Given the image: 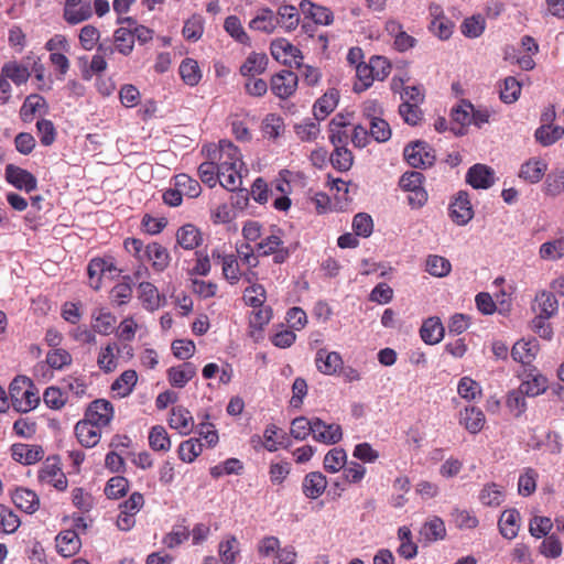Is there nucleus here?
<instances>
[{
    "label": "nucleus",
    "mask_w": 564,
    "mask_h": 564,
    "mask_svg": "<svg viewBox=\"0 0 564 564\" xmlns=\"http://www.w3.org/2000/svg\"><path fill=\"white\" fill-rule=\"evenodd\" d=\"M9 395L17 412H29L33 409V381L26 376H17L9 386Z\"/></svg>",
    "instance_id": "2"
},
{
    "label": "nucleus",
    "mask_w": 564,
    "mask_h": 564,
    "mask_svg": "<svg viewBox=\"0 0 564 564\" xmlns=\"http://www.w3.org/2000/svg\"><path fill=\"white\" fill-rule=\"evenodd\" d=\"M45 362L48 368L62 371L72 365L73 357L68 350L59 347L47 351Z\"/></svg>",
    "instance_id": "40"
},
{
    "label": "nucleus",
    "mask_w": 564,
    "mask_h": 564,
    "mask_svg": "<svg viewBox=\"0 0 564 564\" xmlns=\"http://www.w3.org/2000/svg\"><path fill=\"white\" fill-rule=\"evenodd\" d=\"M203 242L200 230L193 224H186L176 231V243L185 250H194Z\"/></svg>",
    "instance_id": "23"
},
{
    "label": "nucleus",
    "mask_w": 564,
    "mask_h": 564,
    "mask_svg": "<svg viewBox=\"0 0 564 564\" xmlns=\"http://www.w3.org/2000/svg\"><path fill=\"white\" fill-rule=\"evenodd\" d=\"M339 100V91L335 88L328 89L321 98H318L313 107L316 120L325 119L337 107Z\"/></svg>",
    "instance_id": "25"
},
{
    "label": "nucleus",
    "mask_w": 564,
    "mask_h": 564,
    "mask_svg": "<svg viewBox=\"0 0 564 564\" xmlns=\"http://www.w3.org/2000/svg\"><path fill=\"white\" fill-rule=\"evenodd\" d=\"M398 538L400 540V545L397 550L398 554L405 560L414 558L417 554V545L412 541L410 528L406 525L400 527Z\"/></svg>",
    "instance_id": "39"
},
{
    "label": "nucleus",
    "mask_w": 564,
    "mask_h": 564,
    "mask_svg": "<svg viewBox=\"0 0 564 564\" xmlns=\"http://www.w3.org/2000/svg\"><path fill=\"white\" fill-rule=\"evenodd\" d=\"M203 452V443L199 438L191 437L183 441L177 448L178 458L184 463H193Z\"/></svg>",
    "instance_id": "41"
},
{
    "label": "nucleus",
    "mask_w": 564,
    "mask_h": 564,
    "mask_svg": "<svg viewBox=\"0 0 564 564\" xmlns=\"http://www.w3.org/2000/svg\"><path fill=\"white\" fill-rule=\"evenodd\" d=\"M218 554L223 564H235L240 554V543L235 535H227L218 544Z\"/></svg>",
    "instance_id": "34"
},
{
    "label": "nucleus",
    "mask_w": 564,
    "mask_h": 564,
    "mask_svg": "<svg viewBox=\"0 0 564 564\" xmlns=\"http://www.w3.org/2000/svg\"><path fill=\"white\" fill-rule=\"evenodd\" d=\"M6 181L18 189L30 192L35 188V177L32 173L13 164L6 167Z\"/></svg>",
    "instance_id": "14"
},
{
    "label": "nucleus",
    "mask_w": 564,
    "mask_h": 564,
    "mask_svg": "<svg viewBox=\"0 0 564 564\" xmlns=\"http://www.w3.org/2000/svg\"><path fill=\"white\" fill-rule=\"evenodd\" d=\"M120 348L117 343L109 341L99 349L97 365L105 373L113 372L118 368Z\"/></svg>",
    "instance_id": "20"
},
{
    "label": "nucleus",
    "mask_w": 564,
    "mask_h": 564,
    "mask_svg": "<svg viewBox=\"0 0 564 564\" xmlns=\"http://www.w3.org/2000/svg\"><path fill=\"white\" fill-rule=\"evenodd\" d=\"M547 170V164L541 159H530L521 165L519 177L535 184L542 180Z\"/></svg>",
    "instance_id": "27"
},
{
    "label": "nucleus",
    "mask_w": 564,
    "mask_h": 564,
    "mask_svg": "<svg viewBox=\"0 0 564 564\" xmlns=\"http://www.w3.org/2000/svg\"><path fill=\"white\" fill-rule=\"evenodd\" d=\"M256 250L260 257L273 256V261L278 264L284 263L291 253L290 249L284 246L282 231L280 229L262 238L256 245Z\"/></svg>",
    "instance_id": "3"
},
{
    "label": "nucleus",
    "mask_w": 564,
    "mask_h": 564,
    "mask_svg": "<svg viewBox=\"0 0 564 564\" xmlns=\"http://www.w3.org/2000/svg\"><path fill=\"white\" fill-rule=\"evenodd\" d=\"M174 186L178 188L182 195H186L189 198H196L202 193V186L198 181L185 173L177 174L174 177Z\"/></svg>",
    "instance_id": "47"
},
{
    "label": "nucleus",
    "mask_w": 564,
    "mask_h": 564,
    "mask_svg": "<svg viewBox=\"0 0 564 564\" xmlns=\"http://www.w3.org/2000/svg\"><path fill=\"white\" fill-rule=\"evenodd\" d=\"M196 376V367L192 362H183L167 370V379L173 387L183 388Z\"/></svg>",
    "instance_id": "30"
},
{
    "label": "nucleus",
    "mask_w": 564,
    "mask_h": 564,
    "mask_svg": "<svg viewBox=\"0 0 564 564\" xmlns=\"http://www.w3.org/2000/svg\"><path fill=\"white\" fill-rule=\"evenodd\" d=\"M420 534L427 542L443 540L446 536L445 523L440 517H433L423 524Z\"/></svg>",
    "instance_id": "38"
},
{
    "label": "nucleus",
    "mask_w": 564,
    "mask_h": 564,
    "mask_svg": "<svg viewBox=\"0 0 564 564\" xmlns=\"http://www.w3.org/2000/svg\"><path fill=\"white\" fill-rule=\"evenodd\" d=\"M268 56L264 53L252 52L240 66V74L243 77H254L265 72Z\"/></svg>",
    "instance_id": "29"
},
{
    "label": "nucleus",
    "mask_w": 564,
    "mask_h": 564,
    "mask_svg": "<svg viewBox=\"0 0 564 564\" xmlns=\"http://www.w3.org/2000/svg\"><path fill=\"white\" fill-rule=\"evenodd\" d=\"M138 382V373L133 369L124 370L112 383L111 391L118 398L128 397Z\"/></svg>",
    "instance_id": "31"
},
{
    "label": "nucleus",
    "mask_w": 564,
    "mask_h": 564,
    "mask_svg": "<svg viewBox=\"0 0 564 564\" xmlns=\"http://www.w3.org/2000/svg\"><path fill=\"white\" fill-rule=\"evenodd\" d=\"M144 260L151 262L156 272H163L170 264L171 257L165 247L159 242H151L145 246Z\"/></svg>",
    "instance_id": "19"
},
{
    "label": "nucleus",
    "mask_w": 564,
    "mask_h": 564,
    "mask_svg": "<svg viewBox=\"0 0 564 564\" xmlns=\"http://www.w3.org/2000/svg\"><path fill=\"white\" fill-rule=\"evenodd\" d=\"M11 499L19 510L30 514L35 511V492L33 490L24 487H18L11 494Z\"/></svg>",
    "instance_id": "37"
},
{
    "label": "nucleus",
    "mask_w": 564,
    "mask_h": 564,
    "mask_svg": "<svg viewBox=\"0 0 564 564\" xmlns=\"http://www.w3.org/2000/svg\"><path fill=\"white\" fill-rule=\"evenodd\" d=\"M132 297V279L129 275L123 276L122 282L116 284L110 292V299L117 305L127 304Z\"/></svg>",
    "instance_id": "55"
},
{
    "label": "nucleus",
    "mask_w": 564,
    "mask_h": 564,
    "mask_svg": "<svg viewBox=\"0 0 564 564\" xmlns=\"http://www.w3.org/2000/svg\"><path fill=\"white\" fill-rule=\"evenodd\" d=\"M57 552L64 557L75 555L80 549V539L77 531L64 530L55 539Z\"/></svg>",
    "instance_id": "22"
},
{
    "label": "nucleus",
    "mask_w": 564,
    "mask_h": 564,
    "mask_svg": "<svg viewBox=\"0 0 564 564\" xmlns=\"http://www.w3.org/2000/svg\"><path fill=\"white\" fill-rule=\"evenodd\" d=\"M479 500L484 506L499 507L505 500V494L499 485L490 482L480 490Z\"/></svg>",
    "instance_id": "48"
},
{
    "label": "nucleus",
    "mask_w": 564,
    "mask_h": 564,
    "mask_svg": "<svg viewBox=\"0 0 564 564\" xmlns=\"http://www.w3.org/2000/svg\"><path fill=\"white\" fill-rule=\"evenodd\" d=\"M93 15V9L89 1H83L78 6L64 8V19L69 24H78L88 20Z\"/></svg>",
    "instance_id": "45"
},
{
    "label": "nucleus",
    "mask_w": 564,
    "mask_h": 564,
    "mask_svg": "<svg viewBox=\"0 0 564 564\" xmlns=\"http://www.w3.org/2000/svg\"><path fill=\"white\" fill-rule=\"evenodd\" d=\"M113 43L116 45V50L120 54L124 56L130 55L134 47V35L132 30L128 26L117 29L113 33Z\"/></svg>",
    "instance_id": "42"
},
{
    "label": "nucleus",
    "mask_w": 564,
    "mask_h": 564,
    "mask_svg": "<svg viewBox=\"0 0 564 564\" xmlns=\"http://www.w3.org/2000/svg\"><path fill=\"white\" fill-rule=\"evenodd\" d=\"M327 487V479L321 471H311L305 475L302 482V490L306 498H319Z\"/></svg>",
    "instance_id": "21"
},
{
    "label": "nucleus",
    "mask_w": 564,
    "mask_h": 564,
    "mask_svg": "<svg viewBox=\"0 0 564 564\" xmlns=\"http://www.w3.org/2000/svg\"><path fill=\"white\" fill-rule=\"evenodd\" d=\"M115 416L113 405L106 399H97L89 403L85 411V420L99 425L108 426Z\"/></svg>",
    "instance_id": "8"
},
{
    "label": "nucleus",
    "mask_w": 564,
    "mask_h": 564,
    "mask_svg": "<svg viewBox=\"0 0 564 564\" xmlns=\"http://www.w3.org/2000/svg\"><path fill=\"white\" fill-rule=\"evenodd\" d=\"M425 267L426 271L436 278H444L448 275L452 270L451 262L446 258L437 254L429 256Z\"/></svg>",
    "instance_id": "57"
},
{
    "label": "nucleus",
    "mask_w": 564,
    "mask_h": 564,
    "mask_svg": "<svg viewBox=\"0 0 564 564\" xmlns=\"http://www.w3.org/2000/svg\"><path fill=\"white\" fill-rule=\"evenodd\" d=\"M139 299L148 311H156L162 305V296L156 286L150 282H141L139 284Z\"/></svg>",
    "instance_id": "33"
},
{
    "label": "nucleus",
    "mask_w": 564,
    "mask_h": 564,
    "mask_svg": "<svg viewBox=\"0 0 564 564\" xmlns=\"http://www.w3.org/2000/svg\"><path fill=\"white\" fill-rule=\"evenodd\" d=\"M564 134V128L558 126L542 124L535 130L534 137L543 147L555 143Z\"/></svg>",
    "instance_id": "52"
},
{
    "label": "nucleus",
    "mask_w": 564,
    "mask_h": 564,
    "mask_svg": "<svg viewBox=\"0 0 564 564\" xmlns=\"http://www.w3.org/2000/svg\"><path fill=\"white\" fill-rule=\"evenodd\" d=\"M521 89L522 85L516 77H506L500 88L501 101H503L505 104L516 102L520 97Z\"/></svg>",
    "instance_id": "54"
},
{
    "label": "nucleus",
    "mask_w": 564,
    "mask_h": 564,
    "mask_svg": "<svg viewBox=\"0 0 564 564\" xmlns=\"http://www.w3.org/2000/svg\"><path fill=\"white\" fill-rule=\"evenodd\" d=\"M444 333L445 329L440 317H429L420 329V336L427 345L438 344L443 339Z\"/></svg>",
    "instance_id": "26"
},
{
    "label": "nucleus",
    "mask_w": 564,
    "mask_h": 564,
    "mask_svg": "<svg viewBox=\"0 0 564 564\" xmlns=\"http://www.w3.org/2000/svg\"><path fill=\"white\" fill-rule=\"evenodd\" d=\"M466 182L474 188L487 189L495 183V174L490 167L484 164H475L468 170Z\"/></svg>",
    "instance_id": "18"
},
{
    "label": "nucleus",
    "mask_w": 564,
    "mask_h": 564,
    "mask_svg": "<svg viewBox=\"0 0 564 564\" xmlns=\"http://www.w3.org/2000/svg\"><path fill=\"white\" fill-rule=\"evenodd\" d=\"M243 469V464L238 458H228L225 462L210 467L209 474L217 479L224 475H239Z\"/></svg>",
    "instance_id": "61"
},
{
    "label": "nucleus",
    "mask_w": 564,
    "mask_h": 564,
    "mask_svg": "<svg viewBox=\"0 0 564 564\" xmlns=\"http://www.w3.org/2000/svg\"><path fill=\"white\" fill-rule=\"evenodd\" d=\"M405 161L414 169H427L435 162V151L425 141H415L403 150Z\"/></svg>",
    "instance_id": "4"
},
{
    "label": "nucleus",
    "mask_w": 564,
    "mask_h": 564,
    "mask_svg": "<svg viewBox=\"0 0 564 564\" xmlns=\"http://www.w3.org/2000/svg\"><path fill=\"white\" fill-rule=\"evenodd\" d=\"M169 425L180 434L188 435L194 429V419L186 408L176 405L171 409Z\"/></svg>",
    "instance_id": "17"
},
{
    "label": "nucleus",
    "mask_w": 564,
    "mask_h": 564,
    "mask_svg": "<svg viewBox=\"0 0 564 564\" xmlns=\"http://www.w3.org/2000/svg\"><path fill=\"white\" fill-rule=\"evenodd\" d=\"M486 28V20L481 14H475L469 18H466L462 25V33L469 39L479 37Z\"/></svg>",
    "instance_id": "56"
},
{
    "label": "nucleus",
    "mask_w": 564,
    "mask_h": 564,
    "mask_svg": "<svg viewBox=\"0 0 564 564\" xmlns=\"http://www.w3.org/2000/svg\"><path fill=\"white\" fill-rule=\"evenodd\" d=\"M2 73L15 85L25 84L30 77V70L26 66L17 62H8L2 66Z\"/></svg>",
    "instance_id": "60"
},
{
    "label": "nucleus",
    "mask_w": 564,
    "mask_h": 564,
    "mask_svg": "<svg viewBox=\"0 0 564 564\" xmlns=\"http://www.w3.org/2000/svg\"><path fill=\"white\" fill-rule=\"evenodd\" d=\"M149 446L155 452H169L171 438L162 425H154L149 433Z\"/></svg>",
    "instance_id": "46"
},
{
    "label": "nucleus",
    "mask_w": 564,
    "mask_h": 564,
    "mask_svg": "<svg viewBox=\"0 0 564 564\" xmlns=\"http://www.w3.org/2000/svg\"><path fill=\"white\" fill-rule=\"evenodd\" d=\"M520 513L517 509H508L499 518L498 527L501 535L512 540L518 535L520 528Z\"/></svg>",
    "instance_id": "28"
},
{
    "label": "nucleus",
    "mask_w": 564,
    "mask_h": 564,
    "mask_svg": "<svg viewBox=\"0 0 564 564\" xmlns=\"http://www.w3.org/2000/svg\"><path fill=\"white\" fill-rule=\"evenodd\" d=\"M178 70L181 78L186 85L196 86L202 79L198 63L193 58L183 59Z\"/></svg>",
    "instance_id": "49"
},
{
    "label": "nucleus",
    "mask_w": 564,
    "mask_h": 564,
    "mask_svg": "<svg viewBox=\"0 0 564 564\" xmlns=\"http://www.w3.org/2000/svg\"><path fill=\"white\" fill-rule=\"evenodd\" d=\"M276 25V19L273 11L269 8H264L260 11V13L253 18L249 26L252 30L263 31L267 33H271L274 31Z\"/></svg>",
    "instance_id": "51"
},
{
    "label": "nucleus",
    "mask_w": 564,
    "mask_h": 564,
    "mask_svg": "<svg viewBox=\"0 0 564 564\" xmlns=\"http://www.w3.org/2000/svg\"><path fill=\"white\" fill-rule=\"evenodd\" d=\"M546 378L542 375H529V379L521 382L518 387L520 393H523L525 397H536L543 393L546 390Z\"/></svg>",
    "instance_id": "44"
},
{
    "label": "nucleus",
    "mask_w": 564,
    "mask_h": 564,
    "mask_svg": "<svg viewBox=\"0 0 564 564\" xmlns=\"http://www.w3.org/2000/svg\"><path fill=\"white\" fill-rule=\"evenodd\" d=\"M297 85V74L289 69H282L273 74L270 79L271 93L283 100L292 97L295 94Z\"/></svg>",
    "instance_id": "5"
},
{
    "label": "nucleus",
    "mask_w": 564,
    "mask_h": 564,
    "mask_svg": "<svg viewBox=\"0 0 564 564\" xmlns=\"http://www.w3.org/2000/svg\"><path fill=\"white\" fill-rule=\"evenodd\" d=\"M198 176L210 188L216 186L217 181L220 182L219 167L213 160L207 159L198 166Z\"/></svg>",
    "instance_id": "63"
},
{
    "label": "nucleus",
    "mask_w": 564,
    "mask_h": 564,
    "mask_svg": "<svg viewBox=\"0 0 564 564\" xmlns=\"http://www.w3.org/2000/svg\"><path fill=\"white\" fill-rule=\"evenodd\" d=\"M329 161L335 170L346 172L352 166L354 155L347 147L334 148Z\"/></svg>",
    "instance_id": "50"
},
{
    "label": "nucleus",
    "mask_w": 564,
    "mask_h": 564,
    "mask_svg": "<svg viewBox=\"0 0 564 564\" xmlns=\"http://www.w3.org/2000/svg\"><path fill=\"white\" fill-rule=\"evenodd\" d=\"M315 365L323 375L334 376L343 369L344 361L339 352L319 348L316 351Z\"/></svg>",
    "instance_id": "12"
},
{
    "label": "nucleus",
    "mask_w": 564,
    "mask_h": 564,
    "mask_svg": "<svg viewBox=\"0 0 564 564\" xmlns=\"http://www.w3.org/2000/svg\"><path fill=\"white\" fill-rule=\"evenodd\" d=\"M313 438L316 442L333 445L337 444L343 438V430L339 424H327L319 417H314Z\"/></svg>",
    "instance_id": "10"
},
{
    "label": "nucleus",
    "mask_w": 564,
    "mask_h": 564,
    "mask_svg": "<svg viewBox=\"0 0 564 564\" xmlns=\"http://www.w3.org/2000/svg\"><path fill=\"white\" fill-rule=\"evenodd\" d=\"M538 352V344L534 340L521 339L511 349V357L522 365H531Z\"/></svg>",
    "instance_id": "32"
},
{
    "label": "nucleus",
    "mask_w": 564,
    "mask_h": 564,
    "mask_svg": "<svg viewBox=\"0 0 564 564\" xmlns=\"http://www.w3.org/2000/svg\"><path fill=\"white\" fill-rule=\"evenodd\" d=\"M262 132L269 139H276L284 132V120L276 113H269L262 120Z\"/></svg>",
    "instance_id": "53"
},
{
    "label": "nucleus",
    "mask_w": 564,
    "mask_h": 564,
    "mask_svg": "<svg viewBox=\"0 0 564 564\" xmlns=\"http://www.w3.org/2000/svg\"><path fill=\"white\" fill-rule=\"evenodd\" d=\"M106 260L101 258H94L88 263L89 285L96 291L101 286V279L106 273Z\"/></svg>",
    "instance_id": "62"
},
{
    "label": "nucleus",
    "mask_w": 564,
    "mask_h": 564,
    "mask_svg": "<svg viewBox=\"0 0 564 564\" xmlns=\"http://www.w3.org/2000/svg\"><path fill=\"white\" fill-rule=\"evenodd\" d=\"M313 423L314 417L312 420H308L305 416H297L293 419L290 427L291 436L297 441L306 440L308 435H313V429H315Z\"/></svg>",
    "instance_id": "59"
},
{
    "label": "nucleus",
    "mask_w": 564,
    "mask_h": 564,
    "mask_svg": "<svg viewBox=\"0 0 564 564\" xmlns=\"http://www.w3.org/2000/svg\"><path fill=\"white\" fill-rule=\"evenodd\" d=\"M101 429V426L83 419L75 425V435L83 446L91 448L99 443Z\"/></svg>",
    "instance_id": "13"
},
{
    "label": "nucleus",
    "mask_w": 564,
    "mask_h": 564,
    "mask_svg": "<svg viewBox=\"0 0 564 564\" xmlns=\"http://www.w3.org/2000/svg\"><path fill=\"white\" fill-rule=\"evenodd\" d=\"M300 10L305 19H311L315 24L329 25L334 21L333 12L328 8L313 3L310 0H302Z\"/></svg>",
    "instance_id": "15"
},
{
    "label": "nucleus",
    "mask_w": 564,
    "mask_h": 564,
    "mask_svg": "<svg viewBox=\"0 0 564 564\" xmlns=\"http://www.w3.org/2000/svg\"><path fill=\"white\" fill-rule=\"evenodd\" d=\"M39 478L42 482L52 485L59 491H64L67 488V478L62 470L61 459L57 456L46 458Z\"/></svg>",
    "instance_id": "6"
},
{
    "label": "nucleus",
    "mask_w": 564,
    "mask_h": 564,
    "mask_svg": "<svg viewBox=\"0 0 564 564\" xmlns=\"http://www.w3.org/2000/svg\"><path fill=\"white\" fill-rule=\"evenodd\" d=\"M221 271L224 279L231 285L238 284L242 276L247 282L251 283L256 276L253 272L245 274L241 272L237 256L234 253L223 258Z\"/></svg>",
    "instance_id": "16"
},
{
    "label": "nucleus",
    "mask_w": 564,
    "mask_h": 564,
    "mask_svg": "<svg viewBox=\"0 0 564 564\" xmlns=\"http://www.w3.org/2000/svg\"><path fill=\"white\" fill-rule=\"evenodd\" d=\"M391 87L393 91L400 93L401 104L421 105L424 101V91L420 86H403L402 80L397 83L395 79H393Z\"/></svg>",
    "instance_id": "36"
},
{
    "label": "nucleus",
    "mask_w": 564,
    "mask_h": 564,
    "mask_svg": "<svg viewBox=\"0 0 564 564\" xmlns=\"http://www.w3.org/2000/svg\"><path fill=\"white\" fill-rule=\"evenodd\" d=\"M276 24H280L286 32L294 31L300 24L299 9L294 6L282 4L275 17Z\"/></svg>",
    "instance_id": "35"
},
{
    "label": "nucleus",
    "mask_w": 564,
    "mask_h": 564,
    "mask_svg": "<svg viewBox=\"0 0 564 564\" xmlns=\"http://www.w3.org/2000/svg\"><path fill=\"white\" fill-rule=\"evenodd\" d=\"M280 429L275 424H269L265 426L263 432V442H261V437L258 435L252 436L251 443L256 447L257 444H261L269 452H276L279 446L283 448H288L291 443L285 433L278 436Z\"/></svg>",
    "instance_id": "11"
},
{
    "label": "nucleus",
    "mask_w": 564,
    "mask_h": 564,
    "mask_svg": "<svg viewBox=\"0 0 564 564\" xmlns=\"http://www.w3.org/2000/svg\"><path fill=\"white\" fill-rule=\"evenodd\" d=\"M536 310L539 311V316L549 318L553 316L557 311V300L552 292L542 291L535 296Z\"/></svg>",
    "instance_id": "43"
},
{
    "label": "nucleus",
    "mask_w": 564,
    "mask_h": 564,
    "mask_svg": "<svg viewBox=\"0 0 564 564\" xmlns=\"http://www.w3.org/2000/svg\"><path fill=\"white\" fill-rule=\"evenodd\" d=\"M485 422V414L479 408L467 406L459 413V423L471 434L479 433Z\"/></svg>",
    "instance_id": "24"
},
{
    "label": "nucleus",
    "mask_w": 564,
    "mask_h": 564,
    "mask_svg": "<svg viewBox=\"0 0 564 564\" xmlns=\"http://www.w3.org/2000/svg\"><path fill=\"white\" fill-rule=\"evenodd\" d=\"M347 455L343 448L334 447L324 457V468L328 473H337L345 467Z\"/></svg>",
    "instance_id": "58"
},
{
    "label": "nucleus",
    "mask_w": 564,
    "mask_h": 564,
    "mask_svg": "<svg viewBox=\"0 0 564 564\" xmlns=\"http://www.w3.org/2000/svg\"><path fill=\"white\" fill-rule=\"evenodd\" d=\"M544 192L550 196H557L564 192V170L547 174L544 182Z\"/></svg>",
    "instance_id": "64"
},
{
    "label": "nucleus",
    "mask_w": 564,
    "mask_h": 564,
    "mask_svg": "<svg viewBox=\"0 0 564 564\" xmlns=\"http://www.w3.org/2000/svg\"><path fill=\"white\" fill-rule=\"evenodd\" d=\"M203 153L219 167L220 185L234 192L241 186L242 156L239 149L229 140H220L218 144L203 147Z\"/></svg>",
    "instance_id": "1"
},
{
    "label": "nucleus",
    "mask_w": 564,
    "mask_h": 564,
    "mask_svg": "<svg viewBox=\"0 0 564 564\" xmlns=\"http://www.w3.org/2000/svg\"><path fill=\"white\" fill-rule=\"evenodd\" d=\"M449 217L458 226H464L471 220L474 210L467 192L457 193L449 205Z\"/></svg>",
    "instance_id": "9"
},
{
    "label": "nucleus",
    "mask_w": 564,
    "mask_h": 564,
    "mask_svg": "<svg viewBox=\"0 0 564 564\" xmlns=\"http://www.w3.org/2000/svg\"><path fill=\"white\" fill-rule=\"evenodd\" d=\"M270 51L273 58L284 65L295 64L296 66H300V63L303 59L301 50L286 39L281 37L272 41Z\"/></svg>",
    "instance_id": "7"
}]
</instances>
